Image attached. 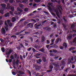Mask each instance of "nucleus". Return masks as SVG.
Here are the masks:
<instances>
[{
  "instance_id": "f257e3e1",
  "label": "nucleus",
  "mask_w": 76,
  "mask_h": 76,
  "mask_svg": "<svg viewBox=\"0 0 76 76\" xmlns=\"http://www.w3.org/2000/svg\"><path fill=\"white\" fill-rule=\"evenodd\" d=\"M58 9L60 15H62V12H61V10H62L63 9H62V6H61V5H58Z\"/></svg>"
},
{
  "instance_id": "f03ea898",
  "label": "nucleus",
  "mask_w": 76,
  "mask_h": 76,
  "mask_svg": "<svg viewBox=\"0 0 76 76\" xmlns=\"http://www.w3.org/2000/svg\"><path fill=\"white\" fill-rule=\"evenodd\" d=\"M45 30H46V31L48 32H50L51 30V28L50 27H49L48 26H47L45 28H43Z\"/></svg>"
},
{
  "instance_id": "7ed1b4c3",
  "label": "nucleus",
  "mask_w": 76,
  "mask_h": 76,
  "mask_svg": "<svg viewBox=\"0 0 76 76\" xmlns=\"http://www.w3.org/2000/svg\"><path fill=\"white\" fill-rule=\"evenodd\" d=\"M55 11L56 13V15L58 17V18H60V15H59L60 14L59 13V12H58V10H56Z\"/></svg>"
},
{
  "instance_id": "20e7f679",
  "label": "nucleus",
  "mask_w": 76,
  "mask_h": 76,
  "mask_svg": "<svg viewBox=\"0 0 76 76\" xmlns=\"http://www.w3.org/2000/svg\"><path fill=\"white\" fill-rule=\"evenodd\" d=\"M28 1V0H23V1H20V3H25L26 4L27 2Z\"/></svg>"
},
{
  "instance_id": "39448f33",
  "label": "nucleus",
  "mask_w": 76,
  "mask_h": 76,
  "mask_svg": "<svg viewBox=\"0 0 76 76\" xmlns=\"http://www.w3.org/2000/svg\"><path fill=\"white\" fill-rule=\"evenodd\" d=\"M17 73H19L20 75H23L24 74V72L21 71H19V70H17Z\"/></svg>"
},
{
  "instance_id": "423d86ee",
  "label": "nucleus",
  "mask_w": 76,
  "mask_h": 76,
  "mask_svg": "<svg viewBox=\"0 0 76 76\" xmlns=\"http://www.w3.org/2000/svg\"><path fill=\"white\" fill-rule=\"evenodd\" d=\"M1 31H2L3 34H6V30H5L4 28H2L1 29Z\"/></svg>"
},
{
  "instance_id": "0eeeda50",
  "label": "nucleus",
  "mask_w": 76,
  "mask_h": 76,
  "mask_svg": "<svg viewBox=\"0 0 76 76\" xmlns=\"http://www.w3.org/2000/svg\"><path fill=\"white\" fill-rule=\"evenodd\" d=\"M1 5L2 6V8H4V9H5L6 7V5L4 3L1 4Z\"/></svg>"
},
{
  "instance_id": "6e6552de",
  "label": "nucleus",
  "mask_w": 76,
  "mask_h": 76,
  "mask_svg": "<svg viewBox=\"0 0 76 76\" xmlns=\"http://www.w3.org/2000/svg\"><path fill=\"white\" fill-rule=\"evenodd\" d=\"M51 64H53V65H54V66H55V68L57 67H58V65L57 64H55V63L54 62H51Z\"/></svg>"
},
{
  "instance_id": "1a4fd4ad",
  "label": "nucleus",
  "mask_w": 76,
  "mask_h": 76,
  "mask_svg": "<svg viewBox=\"0 0 76 76\" xmlns=\"http://www.w3.org/2000/svg\"><path fill=\"white\" fill-rule=\"evenodd\" d=\"M9 9H10V10H11V11L12 12H14V10H15V9H14V7H13V6H11V7H10V8H9Z\"/></svg>"
},
{
  "instance_id": "9d476101",
  "label": "nucleus",
  "mask_w": 76,
  "mask_h": 76,
  "mask_svg": "<svg viewBox=\"0 0 76 76\" xmlns=\"http://www.w3.org/2000/svg\"><path fill=\"white\" fill-rule=\"evenodd\" d=\"M9 9H10V10H11V11L12 12H14V10H15V9H14V7H13V6H11V7H10V8H9Z\"/></svg>"
},
{
  "instance_id": "9b49d317",
  "label": "nucleus",
  "mask_w": 76,
  "mask_h": 76,
  "mask_svg": "<svg viewBox=\"0 0 76 76\" xmlns=\"http://www.w3.org/2000/svg\"><path fill=\"white\" fill-rule=\"evenodd\" d=\"M63 19L64 21V23H67V19H66V17L65 16H64L63 17Z\"/></svg>"
},
{
  "instance_id": "f8f14e48",
  "label": "nucleus",
  "mask_w": 76,
  "mask_h": 76,
  "mask_svg": "<svg viewBox=\"0 0 76 76\" xmlns=\"http://www.w3.org/2000/svg\"><path fill=\"white\" fill-rule=\"evenodd\" d=\"M45 50L44 49V48H42L39 49V51H41V52H42V53H45Z\"/></svg>"
},
{
  "instance_id": "ddd939ff",
  "label": "nucleus",
  "mask_w": 76,
  "mask_h": 76,
  "mask_svg": "<svg viewBox=\"0 0 76 76\" xmlns=\"http://www.w3.org/2000/svg\"><path fill=\"white\" fill-rule=\"evenodd\" d=\"M36 62L37 63H38V64H41V62H42V60H41V59H39L38 60H37Z\"/></svg>"
},
{
  "instance_id": "4468645a",
  "label": "nucleus",
  "mask_w": 76,
  "mask_h": 76,
  "mask_svg": "<svg viewBox=\"0 0 76 76\" xmlns=\"http://www.w3.org/2000/svg\"><path fill=\"white\" fill-rule=\"evenodd\" d=\"M45 37L44 36H42V42H43L45 41Z\"/></svg>"
},
{
  "instance_id": "2eb2a0df",
  "label": "nucleus",
  "mask_w": 76,
  "mask_h": 76,
  "mask_svg": "<svg viewBox=\"0 0 76 76\" xmlns=\"http://www.w3.org/2000/svg\"><path fill=\"white\" fill-rule=\"evenodd\" d=\"M16 20V18H15V17H13L12 18L11 21L12 22H15Z\"/></svg>"
},
{
  "instance_id": "dca6fc26",
  "label": "nucleus",
  "mask_w": 76,
  "mask_h": 76,
  "mask_svg": "<svg viewBox=\"0 0 76 76\" xmlns=\"http://www.w3.org/2000/svg\"><path fill=\"white\" fill-rule=\"evenodd\" d=\"M17 31H18V28H17V27H15L13 29V31L14 32H15Z\"/></svg>"
},
{
  "instance_id": "f3484780",
  "label": "nucleus",
  "mask_w": 76,
  "mask_h": 76,
  "mask_svg": "<svg viewBox=\"0 0 76 76\" xmlns=\"http://www.w3.org/2000/svg\"><path fill=\"white\" fill-rule=\"evenodd\" d=\"M4 16L6 18H7V17L9 16V13L7 12L5 14Z\"/></svg>"
},
{
  "instance_id": "a211bd4d",
  "label": "nucleus",
  "mask_w": 76,
  "mask_h": 76,
  "mask_svg": "<svg viewBox=\"0 0 76 76\" xmlns=\"http://www.w3.org/2000/svg\"><path fill=\"white\" fill-rule=\"evenodd\" d=\"M27 26H31V27H33V25L31 23H30L28 24Z\"/></svg>"
},
{
  "instance_id": "6ab92c4d",
  "label": "nucleus",
  "mask_w": 76,
  "mask_h": 76,
  "mask_svg": "<svg viewBox=\"0 0 76 76\" xmlns=\"http://www.w3.org/2000/svg\"><path fill=\"white\" fill-rule=\"evenodd\" d=\"M72 38V35H71V36H68L67 39L68 40H70Z\"/></svg>"
},
{
  "instance_id": "aec40b11",
  "label": "nucleus",
  "mask_w": 76,
  "mask_h": 76,
  "mask_svg": "<svg viewBox=\"0 0 76 76\" xmlns=\"http://www.w3.org/2000/svg\"><path fill=\"white\" fill-rule=\"evenodd\" d=\"M8 27H9V26H5V29L6 31H7H7H9V29Z\"/></svg>"
},
{
  "instance_id": "412c9836",
  "label": "nucleus",
  "mask_w": 76,
  "mask_h": 76,
  "mask_svg": "<svg viewBox=\"0 0 76 76\" xmlns=\"http://www.w3.org/2000/svg\"><path fill=\"white\" fill-rule=\"evenodd\" d=\"M43 62H45H45H46L47 60H46V58L45 57H43Z\"/></svg>"
},
{
  "instance_id": "4be33fe9",
  "label": "nucleus",
  "mask_w": 76,
  "mask_h": 76,
  "mask_svg": "<svg viewBox=\"0 0 76 76\" xmlns=\"http://www.w3.org/2000/svg\"><path fill=\"white\" fill-rule=\"evenodd\" d=\"M10 5L9 4H7V8H8V9L10 8Z\"/></svg>"
},
{
  "instance_id": "5701e85b",
  "label": "nucleus",
  "mask_w": 76,
  "mask_h": 76,
  "mask_svg": "<svg viewBox=\"0 0 76 76\" xmlns=\"http://www.w3.org/2000/svg\"><path fill=\"white\" fill-rule=\"evenodd\" d=\"M19 6L21 8H22V9H23V8H24V5L23 4H20Z\"/></svg>"
},
{
  "instance_id": "b1692460",
  "label": "nucleus",
  "mask_w": 76,
  "mask_h": 76,
  "mask_svg": "<svg viewBox=\"0 0 76 76\" xmlns=\"http://www.w3.org/2000/svg\"><path fill=\"white\" fill-rule=\"evenodd\" d=\"M75 24H72L71 26V28L72 29H73L74 28H75Z\"/></svg>"
},
{
  "instance_id": "393cba45",
  "label": "nucleus",
  "mask_w": 76,
  "mask_h": 76,
  "mask_svg": "<svg viewBox=\"0 0 76 76\" xmlns=\"http://www.w3.org/2000/svg\"><path fill=\"white\" fill-rule=\"evenodd\" d=\"M62 25L64 29H66V24L64 23H63L62 24Z\"/></svg>"
},
{
  "instance_id": "a878e982",
  "label": "nucleus",
  "mask_w": 76,
  "mask_h": 76,
  "mask_svg": "<svg viewBox=\"0 0 76 76\" xmlns=\"http://www.w3.org/2000/svg\"><path fill=\"white\" fill-rule=\"evenodd\" d=\"M19 60L17 59L16 62V64L17 65H19Z\"/></svg>"
},
{
  "instance_id": "bb28decb",
  "label": "nucleus",
  "mask_w": 76,
  "mask_h": 76,
  "mask_svg": "<svg viewBox=\"0 0 76 76\" xmlns=\"http://www.w3.org/2000/svg\"><path fill=\"white\" fill-rule=\"evenodd\" d=\"M1 50L3 53H4L5 52V49H4V47L1 48Z\"/></svg>"
},
{
  "instance_id": "cd10ccee",
  "label": "nucleus",
  "mask_w": 76,
  "mask_h": 76,
  "mask_svg": "<svg viewBox=\"0 0 76 76\" xmlns=\"http://www.w3.org/2000/svg\"><path fill=\"white\" fill-rule=\"evenodd\" d=\"M75 47H71L69 49V51H72V50H75Z\"/></svg>"
},
{
  "instance_id": "c85d7f7f",
  "label": "nucleus",
  "mask_w": 76,
  "mask_h": 76,
  "mask_svg": "<svg viewBox=\"0 0 76 76\" xmlns=\"http://www.w3.org/2000/svg\"><path fill=\"white\" fill-rule=\"evenodd\" d=\"M40 25H41V24L37 25L36 26H35V28L36 29H39V27H38L39 26H40Z\"/></svg>"
},
{
  "instance_id": "c756f323",
  "label": "nucleus",
  "mask_w": 76,
  "mask_h": 76,
  "mask_svg": "<svg viewBox=\"0 0 76 76\" xmlns=\"http://www.w3.org/2000/svg\"><path fill=\"white\" fill-rule=\"evenodd\" d=\"M27 72H28V74H29V75H30V76H31V72L29 70H27Z\"/></svg>"
},
{
  "instance_id": "7c9ffc66",
  "label": "nucleus",
  "mask_w": 76,
  "mask_h": 76,
  "mask_svg": "<svg viewBox=\"0 0 76 76\" xmlns=\"http://www.w3.org/2000/svg\"><path fill=\"white\" fill-rule=\"evenodd\" d=\"M28 37L29 38V39H30L31 41V42H33V39L32 37Z\"/></svg>"
},
{
  "instance_id": "2f4dec72",
  "label": "nucleus",
  "mask_w": 76,
  "mask_h": 76,
  "mask_svg": "<svg viewBox=\"0 0 76 76\" xmlns=\"http://www.w3.org/2000/svg\"><path fill=\"white\" fill-rule=\"evenodd\" d=\"M17 10L20 12H23V10L22 9H20V8H17Z\"/></svg>"
},
{
  "instance_id": "473e14b6",
  "label": "nucleus",
  "mask_w": 76,
  "mask_h": 76,
  "mask_svg": "<svg viewBox=\"0 0 76 76\" xmlns=\"http://www.w3.org/2000/svg\"><path fill=\"white\" fill-rule=\"evenodd\" d=\"M11 37L12 38L13 37L14 39H16L17 38L16 37V35H12L11 36Z\"/></svg>"
},
{
  "instance_id": "72a5a7b5",
  "label": "nucleus",
  "mask_w": 76,
  "mask_h": 76,
  "mask_svg": "<svg viewBox=\"0 0 76 76\" xmlns=\"http://www.w3.org/2000/svg\"><path fill=\"white\" fill-rule=\"evenodd\" d=\"M29 9L28 8H25L24 9V10L25 12H26L28 11Z\"/></svg>"
},
{
  "instance_id": "f704fd0d",
  "label": "nucleus",
  "mask_w": 76,
  "mask_h": 76,
  "mask_svg": "<svg viewBox=\"0 0 76 76\" xmlns=\"http://www.w3.org/2000/svg\"><path fill=\"white\" fill-rule=\"evenodd\" d=\"M16 48L18 50H20L21 48L20 46H19L18 47H16Z\"/></svg>"
},
{
  "instance_id": "c9c22d12",
  "label": "nucleus",
  "mask_w": 76,
  "mask_h": 76,
  "mask_svg": "<svg viewBox=\"0 0 76 76\" xmlns=\"http://www.w3.org/2000/svg\"><path fill=\"white\" fill-rule=\"evenodd\" d=\"M20 34V32H16L15 34V35H19Z\"/></svg>"
},
{
  "instance_id": "e433bc0d",
  "label": "nucleus",
  "mask_w": 76,
  "mask_h": 76,
  "mask_svg": "<svg viewBox=\"0 0 76 76\" xmlns=\"http://www.w3.org/2000/svg\"><path fill=\"white\" fill-rule=\"evenodd\" d=\"M75 44H76V37H75L74 40L73 41V43H75Z\"/></svg>"
},
{
  "instance_id": "4c0bfd02",
  "label": "nucleus",
  "mask_w": 76,
  "mask_h": 76,
  "mask_svg": "<svg viewBox=\"0 0 76 76\" xmlns=\"http://www.w3.org/2000/svg\"><path fill=\"white\" fill-rule=\"evenodd\" d=\"M65 63L64 61H61V64L62 65H64Z\"/></svg>"
},
{
  "instance_id": "58836bf2",
  "label": "nucleus",
  "mask_w": 76,
  "mask_h": 76,
  "mask_svg": "<svg viewBox=\"0 0 76 76\" xmlns=\"http://www.w3.org/2000/svg\"><path fill=\"white\" fill-rule=\"evenodd\" d=\"M53 51L54 53H57V50H54V49H53Z\"/></svg>"
},
{
  "instance_id": "ea45409f",
  "label": "nucleus",
  "mask_w": 76,
  "mask_h": 76,
  "mask_svg": "<svg viewBox=\"0 0 76 76\" xmlns=\"http://www.w3.org/2000/svg\"><path fill=\"white\" fill-rule=\"evenodd\" d=\"M50 68L51 69V70H52L53 69V66L52 65H50Z\"/></svg>"
},
{
  "instance_id": "a19ab883",
  "label": "nucleus",
  "mask_w": 76,
  "mask_h": 76,
  "mask_svg": "<svg viewBox=\"0 0 76 76\" xmlns=\"http://www.w3.org/2000/svg\"><path fill=\"white\" fill-rule=\"evenodd\" d=\"M35 47L36 48H38V49H39L40 48V46H36Z\"/></svg>"
},
{
  "instance_id": "79ce46f5",
  "label": "nucleus",
  "mask_w": 76,
  "mask_h": 76,
  "mask_svg": "<svg viewBox=\"0 0 76 76\" xmlns=\"http://www.w3.org/2000/svg\"><path fill=\"white\" fill-rule=\"evenodd\" d=\"M31 20L32 22H37V21L34 19H31Z\"/></svg>"
},
{
  "instance_id": "37998d69",
  "label": "nucleus",
  "mask_w": 76,
  "mask_h": 76,
  "mask_svg": "<svg viewBox=\"0 0 76 76\" xmlns=\"http://www.w3.org/2000/svg\"><path fill=\"white\" fill-rule=\"evenodd\" d=\"M34 1L37 3H39L40 2V0H34Z\"/></svg>"
},
{
  "instance_id": "c03bdc74",
  "label": "nucleus",
  "mask_w": 76,
  "mask_h": 76,
  "mask_svg": "<svg viewBox=\"0 0 76 76\" xmlns=\"http://www.w3.org/2000/svg\"><path fill=\"white\" fill-rule=\"evenodd\" d=\"M15 57V58H17V57H18V55L16 53H15L14 55Z\"/></svg>"
},
{
  "instance_id": "a18cd8bd",
  "label": "nucleus",
  "mask_w": 76,
  "mask_h": 76,
  "mask_svg": "<svg viewBox=\"0 0 76 76\" xmlns=\"http://www.w3.org/2000/svg\"><path fill=\"white\" fill-rule=\"evenodd\" d=\"M59 40H60V39L58 38V39L56 40V44H57L58 42H59Z\"/></svg>"
},
{
  "instance_id": "49530a36",
  "label": "nucleus",
  "mask_w": 76,
  "mask_h": 76,
  "mask_svg": "<svg viewBox=\"0 0 76 76\" xmlns=\"http://www.w3.org/2000/svg\"><path fill=\"white\" fill-rule=\"evenodd\" d=\"M3 21H2V20L0 21V25H3Z\"/></svg>"
},
{
  "instance_id": "de8ad7c7",
  "label": "nucleus",
  "mask_w": 76,
  "mask_h": 76,
  "mask_svg": "<svg viewBox=\"0 0 76 76\" xmlns=\"http://www.w3.org/2000/svg\"><path fill=\"white\" fill-rule=\"evenodd\" d=\"M59 47H60V48L61 49V50H63L64 49V48H63V46H61V45H60L59 46Z\"/></svg>"
},
{
  "instance_id": "09e8293b",
  "label": "nucleus",
  "mask_w": 76,
  "mask_h": 76,
  "mask_svg": "<svg viewBox=\"0 0 76 76\" xmlns=\"http://www.w3.org/2000/svg\"><path fill=\"white\" fill-rule=\"evenodd\" d=\"M26 29H24L23 30L21 31H20V33L21 34V33H22V32H23L25 31H26Z\"/></svg>"
},
{
  "instance_id": "8fccbe9b",
  "label": "nucleus",
  "mask_w": 76,
  "mask_h": 76,
  "mask_svg": "<svg viewBox=\"0 0 76 76\" xmlns=\"http://www.w3.org/2000/svg\"><path fill=\"white\" fill-rule=\"evenodd\" d=\"M20 60H23V57H22V55H20Z\"/></svg>"
},
{
  "instance_id": "3c124183",
  "label": "nucleus",
  "mask_w": 76,
  "mask_h": 76,
  "mask_svg": "<svg viewBox=\"0 0 76 76\" xmlns=\"http://www.w3.org/2000/svg\"><path fill=\"white\" fill-rule=\"evenodd\" d=\"M29 23V22H28V21H26L24 22V24L26 25V24H27V23Z\"/></svg>"
},
{
  "instance_id": "603ef678",
  "label": "nucleus",
  "mask_w": 76,
  "mask_h": 76,
  "mask_svg": "<svg viewBox=\"0 0 76 76\" xmlns=\"http://www.w3.org/2000/svg\"><path fill=\"white\" fill-rule=\"evenodd\" d=\"M31 49H32V48H31V47L27 49V51H31Z\"/></svg>"
},
{
  "instance_id": "864d4df0",
  "label": "nucleus",
  "mask_w": 76,
  "mask_h": 76,
  "mask_svg": "<svg viewBox=\"0 0 76 76\" xmlns=\"http://www.w3.org/2000/svg\"><path fill=\"white\" fill-rule=\"evenodd\" d=\"M10 58L11 59H15V58H14V57L12 55L11 56Z\"/></svg>"
},
{
  "instance_id": "5fc2aeb1",
  "label": "nucleus",
  "mask_w": 76,
  "mask_h": 76,
  "mask_svg": "<svg viewBox=\"0 0 76 76\" xmlns=\"http://www.w3.org/2000/svg\"><path fill=\"white\" fill-rule=\"evenodd\" d=\"M9 26L10 27H12V23H10L9 24Z\"/></svg>"
},
{
  "instance_id": "6e6d98bb",
  "label": "nucleus",
  "mask_w": 76,
  "mask_h": 76,
  "mask_svg": "<svg viewBox=\"0 0 76 76\" xmlns=\"http://www.w3.org/2000/svg\"><path fill=\"white\" fill-rule=\"evenodd\" d=\"M55 70H56V72H57V71H58V70H59V68H55Z\"/></svg>"
},
{
  "instance_id": "4d7b16f0",
  "label": "nucleus",
  "mask_w": 76,
  "mask_h": 76,
  "mask_svg": "<svg viewBox=\"0 0 76 76\" xmlns=\"http://www.w3.org/2000/svg\"><path fill=\"white\" fill-rule=\"evenodd\" d=\"M10 54L11 53L9 52H7L6 53V55H10Z\"/></svg>"
},
{
  "instance_id": "13d9d810",
  "label": "nucleus",
  "mask_w": 76,
  "mask_h": 76,
  "mask_svg": "<svg viewBox=\"0 0 76 76\" xmlns=\"http://www.w3.org/2000/svg\"><path fill=\"white\" fill-rule=\"evenodd\" d=\"M44 13H45V14H46L47 15H49V13H48V12L45 11H44Z\"/></svg>"
},
{
  "instance_id": "bf43d9fd",
  "label": "nucleus",
  "mask_w": 76,
  "mask_h": 76,
  "mask_svg": "<svg viewBox=\"0 0 76 76\" xmlns=\"http://www.w3.org/2000/svg\"><path fill=\"white\" fill-rule=\"evenodd\" d=\"M33 38H38V37H37V35H34L33 36Z\"/></svg>"
},
{
  "instance_id": "052dcab7",
  "label": "nucleus",
  "mask_w": 76,
  "mask_h": 76,
  "mask_svg": "<svg viewBox=\"0 0 76 76\" xmlns=\"http://www.w3.org/2000/svg\"><path fill=\"white\" fill-rule=\"evenodd\" d=\"M34 15V14L33 13H31L28 15V16H33Z\"/></svg>"
},
{
  "instance_id": "680f3d73",
  "label": "nucleus",
  "mask_w": 76,
  "mask_h": 76,
  "mask_svg": "<svg viewBox=\"0 0 76 76\" xmlns=\"http://www.w3.org/2000/svg\"><path fill=\"white\" fill-rule=\"evenodd\" d=\"M51 71H52V69H50V70H47V72H48V73H50V72H51Z\"/></svg>"
},
{
  "instance_id": "e2e57ef3",
  "label": "nucleus",
  "mask_w": 76,
  "mask_h": 76,
  "mask_svg": "<svg viewBox=\"0 0 76 76\" xmlns=\"http://www.w3.org/2000/svg\"><path fill=\"white\" fill-rule=\"evenodd\" d=\"M12 75H16V72L13 71L12 72Z\"/></svg>"
},
{
  "instance_id": "0e129e2a",
  "label": "nucleus",
  "mask_w": 76,
  "mask_h": 76,
  "mask_svg": "<svg viewBox=\"0 0 76 76\" xmlns=\"http://www.w3.org/2000/svg\"><path fill=\"white\" fill-rule=\"evenodd\" d=\"M10 3H13V0H10Z\"/></svg>"
},
{
  "instance_id": "69168bd1",
  "label": "nucleus",
  "mask_w": 76,
  "mask_h": 76,
  "mask_svg": "<svg viewBox=\"0 0 76 76\" xmlns=\"http://www.w3.org/2000/svg\"><path fill=\"white\" fill-rule=\"evenodd\" d=\"M76 1V0H71L70 1L71 3H73L74 1Z\"/></svg>"
},
{
  "instance_id": "338daca9",
  "label": "nucleus",
  "mask_w": 76,
  "mask_h": 76,
  "mask_svg": "<svg viewBox=\"0 0 76 76\" xmlns=\"http://www.w3.org/2000/svg\"><path fill=\"white\" fill-rule=\"evenodd\" d=\"M8 61H9V63H11L12 61V60L10 59H9Z\"/></svg>"
},
{
  "instance_id": "774afa93",
  "label": "nucleus",
  "mask_w": 76,
  "mask_h": 76,
  "mask_svg": "<svg viewBox=\"0 0 76 76\" xmlns=\"http://www.w3.org/2000/svg\"><path fill=\"white\" fill-rule=\"evenodd\" d=\"M25 33L26 35H27V34H29L30 33L29 32H25Z\"/></svg>"
}]
</instances>
